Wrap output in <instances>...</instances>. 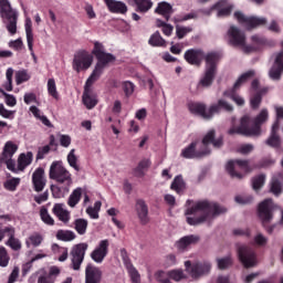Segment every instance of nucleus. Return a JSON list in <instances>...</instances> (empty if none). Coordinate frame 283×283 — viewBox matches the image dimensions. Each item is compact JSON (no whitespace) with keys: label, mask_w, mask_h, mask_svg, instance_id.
<instances>
[{"label":"nucleus","mask_w":283,"mask_h":283,"mask_svg":"<svg viewBox=\"0 0 283 283\" xmlns=\"http://www.w3.org/2000/svg\"><path fill=\"white\" fill-rule=\"evenodd\" d=\"M222 213H227V208L209 201H197L185 210L186 222L190 227H199L206 222L209 224Z\"/></svg>","instance_id":"1"},{"label":"nucleus","mask_w":283,"mask_h":283,"mask_svg":"<svg viewBox=\"0 0 283 283\" xmlns=\"http://www.w3.org/2000/svg\"><path fill=\"white\" fill-rule=\"evenodd\" d=\"M209 145H213L216 149H220V147L224 145L222 136L216 137V129L213 128L206 133L201 142H192L190 145L181 149L180 156L188 160L193 158H205V156H209V154H211Z\"/></svg>","instance_id":"2"},{"label":"nucleus","mask_w":283,"mask_h":283,"mask_svg":"<svg viewBox=\"0 0 283 283\" xmlns=\"http://www.w3.org/2000/svg\"><path fill=\"white\" fill-rule=\"evenodd\" d=\"M268 122L269 108L263 107L253 119H251V116L249 115L241 117L240 126L230 128L228 134H241V136H260V134H262V125Z\"/></svg>","instance_id":"3"},{"label":"nucleus","mask_w":283,"mask_h":283,"mask_svg":"<svg viewBox=\"0 0 283 283\" xmlns=\"http://www.w3.org/2000/svg\"><path fill=\"white\" fill-rule=\"evenodd\" d=\"M218 61H220V55L216 52H210L206 55V70L203 76L197 84V90L211 87V85H213L216 74H218Z\"/></svg>","instance_id":"4"},{"label":"nucleus","mask_w":283,"mask_h":283,"mask_svg":"<svg viewBox=\"0 0 283 283\" xmlns=\"http://www.w3.org/2000/svg\"><path fill=\"white\" fill-rule=\"evenodd\" d=\"M184 266L186 269V273L192 280H200L201 277H206L211 273V261H185Z\"/></svg>","instance_id":"5"},{"label":"nucleus","mask_w":283,"mask_h":283,"mask_svg":"<svg viewBox=\"0 0 283 283\" xmlns=\"http://www.w3.org/2000/svg\"><path fill=\"white\" fill-rule=\"evenodd\" d=\"M49 178L55 180L59 185L72 187V174L63 167V161H53L50 166Z\"/></svg>","instance_id":"6"},{"label":"nucleus","mask_w":283,"mask_h":283,"mask_svg":"<svg viewBox=\"0 0 283 283\" xmlns=\"http://www.w3.org/2000/svg\"><path fill=\"white\" fill-rule=\"evenodd\" d=\"M0 14L7 25L8 32L14 35L19 14L12 9L10 1L0 0Z\"/></svg>","instance_id":"7"},{"label":"nucleus","mask_w":283,"mask_h":283,"mask_svg":"<svg viewBox=\"0 0 283 283\" xmlns=\"http://www.w3.org/2000/svg\"><path fill=\"white\" fill-rule=\"evenodd\" d=\"M96 59L97 62L95 64V67L88 76V84L96 83V81L103 75V72H105L107 65L116 61V57L111 53H104L102 55H98Z\"/></svg>","instance_id":"8"},{"label":"nucleus","mask_w":283,"mask_h":283,"mask_svg":"<svg viewBox=\"0 0 283 283\" xmlns=\"http://www.w3.org/2000/svg\"><path fill=\"white\" fill-rule=\"evenodd\" d=\"M280 209L277 203L273 202V199L268 198L261 201L258 206V216L263 224H269L273 220V211Z\"/></svg>","instance_id":"9"},{"label":"nucleus","mask_w":283,"mask_h":283,"mask_svg":"<svg viewBox=\"0 0 283 283\" xmlns=\"http://www.w3.org/2000/svg\"><path fill=\"white\" fill-rule=\"evenodd\" d=\"M94 55L85 50L74 54L72 67L75 72H85L92 67Z\"/></svg>","instance_id":"10"},{"label":"nucleus","mask_w":283,"mask_h":283,"mask_svg":"<svg viewBox=\"0 0 283 283\" xmlns=\"http://www.w3.org/2000/svg\"><path fill=\"white\" fill-rule=\"evenodd\" d=\"M237 253L240 262L245 269H251L258 264L255 259V252L248 245L239 244L237 248Z\"/></svg>","instance_id":"11"},{"label":"nucleus","mask_w":283,"mask_h":283,"mask_svg":"<svg viewBox=\"0 0 283 283\" xmlns=\"http://www.w3.org/2000/svg\"><path fill=\"white\" fill-rule=\"evenodd\" d=\"M234 19L247 30H253V28L266 25V18L247 17L242 11H235Z\"/></svg>","instance_id":"12"},{"label":"nucleus","mask_w":283,"mask_h":283,"mask_svg":"<svg viewBox=\"0 0 283 283\" xmlns=\"http://www.w3.org/2000/svg\"><path fill=\"white\" fill-rule=\"evenodd\" d=\"M227 171L230 174L232 178L242 179V174H249L251 171V167L249 166V160L235 159L230 160L226 166Z\"/></svg>","instance_id":"13"},{"label":"nucleus","mask_w":283,"mask_h":283,"mask_svg":"<svg viewBox=\"0 0 283 283\" xmlns=\"http://www.w3.org/2000/svg\"><path fill=\"white\" fill-rule=\"evenodd\" d=\"M228 41L230 45L234 48H240L244 52L247 45V34L235 25H231L228 30Z\"/></svg>","instance_id":"14"},{"label":"nucleus","mask_w":283,"mask_h":283,"mask_svg":"<svg viewBox=\"0 0 283 283\" xmlns=\"http://www.w3.org/2000/svg\"><path fill=\"white\" fill-rule=\"evenodd\" d=\"M273 64L269 71L271 81H281L283 74V51H277L272 55Z\"/></svg>","instance_id":"15"},{"label":"nucleus","mask_w":283,"mask_h":283,"mask_svg":"<svg viewBox=\"0 0 283 283\" xmlns=\"http://www.w3.org/2000/svg\"><path fill=\"white\" fill-rule=\"evenodd\" d=\"M251 44L243 46V54H253V52H260L262 48L269 45V40L260 34H253L250 36Z\"/></svg>","instance_id":"16"},{"label":"nucleus","mask_w":283,"mask_h":283,"mask_svg":"<svg viewBox=\"0 0 283 283\" xmlns=\"http://www.w3.org/2000/svg\"><path fill=\"white\" fill-rule=\"evenodd\" d=\"M87 243H80L73 247L71 251V260L74 271H78V269H81V264H83V260L85 259V251H87Z\"/></svg>","instance_id":"17"},{"label":"nucleus","mask_w":283,"mask_h":283,"mask_svg":"<svg viewBox=\"0 0 283 283\" xmlns=\"http://www.w3.org/2000/svg\"><path fill=\"white\" fill-rule=\"evenodd\" d=\"M109 253V240H101L94 251L91 253V258L97 264H101Z\"/></svg>","instance_id":"18"},{"label":"nucleus","mask_w":283,"mask_h":283,"mask_svg":"<svg viewBox=\"0 0 283 283\" xmlns=\"http://www.w3.org/2000/svg\"><path fill=\"white\" fill-rule=\"evenodd\" d=\"M94 83L88 84V80H86L85 86H84V93H83V103L86 107V109H94L96 105H98V97L96 96V93L92 91V85Z\"/></svg>","instance_id":"19"},{"label":"nucleus","mask_w":283,"mask_h":283,"mask_svg":"<svg viewBox=\"0 0 283 283\" xmlns=\"http://www.w3.org/2000/svg\"><path fill=\"white\" fill-rule=\"evenodd\" d=\"M188 109L190 114H195L196 116H201L206 120H211V107L207 108V105L200 102H189Z\"/></svg>","instance_id":"20"},{"label":"nucleus","mask_w":283,"mask_h":283,"mask_svg":"<svg viewBox=\"0 0 283 283\" xmlns=\"http://www.w3.org/2000/svg\"><path fill=\"white\" fill-rule=\"evenodd\" d=\"M200 242V235L198 234H189L180 238L175 242V248L177 251H180L181 253H185V251L189 250V247L193 244H198Z\"/></svg>","instance_id":"21"},{"label":"nucleus","mask_w":283,"mask_h":283,"mask_svg":"<svg viewBox=\"0 0 283 283\" xmlns=\"http://www.w3.org/2000/svg\"><path fill=\"white\" fill-rule=\"evenodd\" d=\"M48 180L45 179V170L43 168H38L32 174V185L34 191H43L45 189Z\"/></svg>","instance_id":"22"},{"label":"nucleus","mask_w":283,"mask_h":283,"mask_svg":"<svg viewBox=\"0 0 283 283\" xmlns=\"http://www.w3.org/2000/svg\"><path fill=\"white\" fill-rule=\"evenodd\" d=\"M212 10H216L217 17H229V14H231V10H233V6L227 0H221L212 6L207 14H211Z\"/></svg>","instance_id":"23"},{"label":"nucleus","mask_w":283,"mask_h":283,"mask_svg":"<svg viewBox=\"0 0 283 283\" xmlns=\"http://www.w3.org/2000/svg\"><path fill=\"white\" fill-rule=\"evenodd\" d=\"M202 59H205V52L200 49H190L185 52V60L190 65H200Z\"/></svg>","instance_id":"24"},{"label":"nucleus","mask_w":283,"mask_h":283,"mask_svg":"<svg viewBox=\"0 0 283 283\" xmlns=\"http://www.w3.org/2000/svg\"><path fill=\"white\" fill-rule=\"evenodd\" d=\"M24 30L29 51L31 52V56L34 59V61H36V55L34 54V33H32V19H25Z\"/></svg>","instance_id":"25"},{"label":"nucleus","mask_w":283,"mask_h":283,"mask_svg":"<svg viewBox=\"0 0 283 283\" xmlns=\"http://www.w3.org/2000/svg\"><path fill=\"white\" fill-rule=\"evenodd\" d=\"M52 212L54 216H56L60 222H63L64 224H67V222L71 220V214L67 208H65V203H55L53 206Z\"/></svg>","instance_id":"26"},{"label":"nucleus","mask_w":283,"mask_h":283,"mask_svg":"<svg viewBox=\"0 0 283 283\" xmlns=\"http://www.w3.org/2000/svg\"><path fill=\"white\" fill-rule=\"evenodd\" d=\"M101 275H103V273L98 268L87 265L85 270V283H98L101 282Z\"/></svg>","instance_id":"27"},{"label":"nucleus","mask_w":283,"mask_h":283,"mask_svg":"<svg viewBox=\"0 0 283 283\" xmlns=\"http://www.w3.org/2000/svg\"><path fill=\"white\" fill-rule=\"evenodd\" d=\"M136 211L140 222L143 224H147L149 222V210L147 209V203H145V200L143 199L137 200Z\"/></svg>","instance_id":"28"},{"label":"nucleus","mask_w":283,"mask_h":283,"mask_svg":"<svg viewBox=\"0 0 283 283\" xmlns=\"http://www.w3.org/2000/svg\"><path fill=\"white\" fill-rule=\"evenodd\" d=\"M221 109H224V112H233V105H231L224 98H220L217 104H212L210 106L211 118H213L216 114H220Z\"/></svg>","instance_id":"29"},{"label":"nucleus","mask_w":283,"mask_h":283,"mask_svg":"<svg viewBox=\"0 0 283 283\" xmlns=\"http://www.w3.org/2000/svg\"><path fill=\"white\" fill-rule=\"evenodd\" d=\"M277 132H280V123L275 122L272 125L270 137L266 139V145L270 147H280L282 145V139L277 135Z\"/></svg>","instance_id":"30"},{"label":"nucleus","mask_w":283,"mask_h":283,"mask_svg":"<svg viewBox=\"0 0 283 283\" xmlns=\"http://www.w3.org/2000/svg\"><path fill=\"white\" fill-rule=\"evenodd\" d=\"M6 231L8 232V241L6 242L7 247H10L13 251L21 250V241L14 238V227H6Z\"/></svg>","instance_id":"31"},{"label":"nucleus","mask_w":283,"mask_h":283,"mask_svg":"<svg viewBox=\"0 0 283 283\" xmlns=\"http://www.w3.org/2000/svg\"><path fill=\"white\" fill-rule=\"evenodd\" d=\"M105 3L109 10L115 14H125L127 12V4L116 0H105Z\"/></svg>","instance_id":"32"},{"label":"nucleus","mask_w":283,"mask_h":283,"mask_svg":"<svg viewBox=\"0 0 283 283\" xmlns=\"http://www.w3.org/2000/svg\"><path fill=\"white\" fill-rule=\"evenodd\" d=\"M156 14H160L166 18V21H169V17L174 13V8L168 2H159L155 9Z\"/></svg>","instance_id":"33"},{"label":"nucleus","mask_w":283,"mask_h":283,"mask_svg":"<svg viewBox=\"0 0 283 283\" xmlns=\"http://www.w3.org/2000/svg\"><path fill=\"white\" fill-rule=\"evenodd\" d=\"M151 167V160L149 159H142L137 167L134 169V176L136 178H145V175L147 174V170Z\"/></svg>","instance_id":"34"},{"label":"nucleus","mask_w":283,"mask_h":283,"mask_svg":"<svg viewBox=\"0 0 283 283\" xmlns=\"http://www.w3.org/2000/svg\"><path fill=\"white\" fill-rule=\"evenodd\" d=\"M34 156L32 155L31 151L29 153H23L20 154L19 158H18V169L19 171H24L25 167H29V165H32V160H33Z\"/></svg>","instance_id":"35"},{"label":"nucleus","mask_w":283,"mask_h":283,"mask_svg":"<svg viewBox=\"0 0 283 283\" xmlns=\"http://www.w3.org/2000/svg\"><path fill=\"white\" fill-rule=\"evenodd\" d=\"M18 150H19V146L14 144V142L9 140L3 146L2 158H12Z\"/></svg>","instance_id":"36"},{"label":"nucleus","mask_w":283,"mask_h":283,"mask_svg":"<svg viewBox=\"0 0 283 283\" xmlns=\"http://www.w3.org/2000/svg\"><path fill=\"white\" fill-rule=\"evenodd\" d=\"M29 109L31 114L34 116V118H36V120H41V123L45 125V127H52V123L50 122V119H48L45 115H43V113L41 112V109H39V107L30 106Z\"/></svg>","instance_id":"37"},{"label":"nucleus","mask_w":283,"mask_h":283,"mask_svg":"<svg viewBox=\"0 0 283 283\" xmlns=\"http://www.w3.org/2000/svg\"><path fill=\"white\" fill-rule=\"evenodd\" d=\"M270 187L274 196H280V193H282V174L279 172L276 176L272 177Z\"/></svg>","instance_id":"38"},{"label":"nucleus","mask_w":283,"mask_h":283,"mask_svg":"<svg viewBox=\"0 0 283 283\" xmlns=\"http://www.w3.org/2000/svg\"><path fill=\"white\" fill-rule=\"evenodd\" d=\"M81 196H83V188H76L72 191L67 199V205L71 209H74V207L81 202Z\"/></svg>","instance_id":"39"},{"label":"nucleus","mask_w":283,"mask_h":283,"mask_svg":"<svg viewBox=\"0 0 283 283\" xmlns=\"http://www.w3.org/2000/svg\"><path fill=\"white\" fill-rule=\"evenodd\" d=\"M253 76H255V71L250 70L247 71L245 73H243L242 75H240V77L235 81L234 85H233V90H240V87H242V85H244V83H247V81H250V78H253Z\"/></svg>","instance_id":"40"},{"label":"nucleus","mask_w":283,"mask_h":283,"mask_svg":"<svg viewBox=\"0 0 283 283\" xmlns=\"http://www.w3.org/2000/svg\"><path fill=\"white\" fill-rule=\"evenodd\" d=\"M217 266L220 271H224L233 265V258L231 255L217 258L216 259Z\"/></svg>","instance_id":"41"},{"label":"nucleus","mask_w":283,"mask_h":283,"mask_svg":"<svg viewBox=\"0 0 283 283\" xmlns=\"http://www.w3.org/2000/svg\"><path fill=\"white\" fill-rule=\"evenodd\" d=\"M43 242V235L41 233L34 232L32 233L25 241L27 247H41Z\"/></svg>","instance_id":"42"},{"label":"nucleus","mask_w":283,"mask_h":283,"mask_svg":"<svg viewBox=\"0 0 283 283\" xmlns=\"http://www.w3.org/2000/svg\"><path fill=\"white\" fill-rule=\"evenodd\" d=\"M148 43L153 48H163L165 45V39L160 35V32L156 31L150 35Z\"/></svg>","instance_id":"43"},{"label":"nucleus","mask_w":283,"mask_h":283,"mask_svg":"<svg viewBox=\"0 0 283 283\" xmlns=\"http://www.w3.org/2000/svg\"><path fill=\"white\" fill-rule=\"evenodd\" d=\"M125 264L132 282L140 283V273H138V270H136V268H134V265L127 261H125Z\"/></svg>","instance_id":"44"},{"label":"nucleus","mask_w":283,"mask_h":283,"mask_svg":"<svg viewBox=\"0 0 283 283\" xmlns=\"http://www.w3.org/2000/svg\"><path fill=\"white\" fill-rule=\"evenodd\" d=\"M137 6V12H149L154 7V2L151 0H135Z\"/></svg>","instance_id":"45"},{"label":"nucleus","mask_w":283,"mask_h":283,"mask_svg":"<svg viewBox=\"0 0 283 283\" xmlns=\"http://www.w3.org/2000/svg\"><path fill=\"white\" fill-rule=\"evenodd\" d=\"M185 180L182 179V177L180 176H177L171 186H170V189H172V191H176V193H182V191H185Z\"/></svg>","instance_id":"46"},{"label":"nucleus","mask_w":283,"mask_h":283,"mask_svg":"<svg viewBox=\"0 0 283 283\" xmlns=\"http://www.w3.org/2000/svg\"><path fill=\"white\" fill-rule=\"evenodd\" d=\"M57 240H62L63 242H72L76 238V234L70 230H59L56 233Z\"/></svg>","instance_id":"47"},{"label":"nucleus","mask_w":283,"mask_h":283,"mask_svg":"<svg viewBox=\"0 0 283 283\" xmlns=\"http://www.w3.org/2000/svg\"><path fill=\"white\" fill-rule=\"evenodd\" d=\"M168 275L174 282H182V280H187V275L182 269L168 271Z\"/></svg>","instance_id":"48"},{"label":"nucleus","mask_w":283,"mask_h":283,"mask_svg":"<svg viewBox=\"0 0 283 283\" xmlns=\"http://www.w3.org/2000/svg\"><path fill=\"white\" fill-rule=\"evenodd\" d=\"M19 185H21V178L13 177L11 179H7L3 187L7 189V191H17V187H19Z\"/></svg>","instance_id":"49"},{"label":"nucleus","mask_w":283,"mask_h":283,"mask_svg":"<svg viewBox=\"0 0 283 283\" xmlns=\"http://www.w3.org/2000/svg\"><path fill=\"white\" fill-rule=\"evenodd\" d=\"M46 88L49 96H52V98L59 101V91L56 90V81H54V78H49Z\"/></svg>","instance_id":"50"},{"label":"nucleus","mask_w":283,"mask_h":283,"mask_svg":"<svg viewBox=\"0 0 283 283\" xmlns=\"http://www.w3.org/2000/svg\"><path fill=\"white\" fill-rule=\"evenodd\" d=\"M40 217L42 222H44V224H48L49 227H54V218L50 216V212L46 210L45 207H42L40 209Z\"/></svg>","instance_id":"51"},{"label":"nucleus","mask_w":283,"mask_h":283,"mask_svg":"<svg viewBox=\"0 0 283 283\" xmlns=\"http://www.w3.org/2000/svg\"><path fill=\"white\" fill-rule=\"evenodd\" d=\"M264 182H266V175H259L252 179V189L254 191H260L262 187H264Z\"/></svg>","instance_id":"52"},{"label":"nucleus","mask_w":283,"mask_h":283,"mask_svg":"<svg viewBox=\"0 0 283 283\" xmlns=\"http://www.w3.org/2000/svg\"><path fill=\"white\" fill-rule=\"evenodd\" d=\"M102 205L103 203L101 201H96L94 203V207H88L86 209L87 216H90V218H92L93 220H98V211H101Z\"/></svg>","instance_id":"53"},{"label":"nucleus","mask_w":283,"mask_h":283,"mask_svg":"<svg viewBox=\"0 0 283 283\" xmlns=\"http://www.w3.org/2000/svg\"><path fill=\"white\" fill-rule=\"evenodd\" d=\"M51 191L55 198H65V195L70 191V186L64 185L62 189L59 186H52Z\"/></svg>","instance_id":"54"},{"label":"nucleus","mask_w":283,"mask_h":283,"mask_svg":"<svg viewBox=\"0 0 283 283\" xmlns=\"http://www.w3.org/2000/svg\"><path fill=\"white\" fill-rule=\"evenodd\" d=\"M67 163L70 165V167H72L73 169H75V171H78V157H76V149H71L69 155H67Z\"/></svg>","instance_id":"55"},{"label":"nucleus","mask_w":283,"mask_h":283,"mask_svg":"<svg viewBox=\"0 0 283 283\" xmlns=\"http://www.w3.org/2000/svg\"><path fill=\"white\" fill-rule=\"evenodd\" d=\"M253 244H255V247H266V244H269V238H266V235L263 233L258 232L253 237Z\"/></svg>","instance_id":"56"},{"label":"nucleus","mask_w":283,"mask_h":283,"mask_svg":"<svg viewBox=\"0 0 283 283\" xmlns=\"http://www.w3.org/2000/svg\"><path fill=\"white\" fill-rule=\"evenodd\" d=\"M155 280H157L159 283H171V280L169 277V271H163L158 270L155 272Z\"/></svg>","instance_id":"57"},{"label":"nucleus","mask_w":283,"mask_h":283,"mask_svg":"<svg viewBox=\"0 0 283 283\" xmlns=\"http://www.w3.org/2000/svg\"><path fill=\"white\" fill-rule=\"evenodd\" d=\"M12 76H14V69L9 67L6 72L7 82L4 83L7 92H12Z\"/></svg>","instance_id":"58"},{"label":"nucleus","mask_w":283,"mask_h":283,"mask_svg":"<svg viewBox=\"0 0 283 283\" xmlns=\"http://www.w3.org/2000/svg\"><path fill=\"white\" fill-rule=\"evenodd\" d=\"M260 105H262V95L260 93H255L250 97V107L251 109H259Z\"/></svg>","instance_id":"59"},{"label":"nucleus","mask_w":283,"mask_h":283,"mask_svg":"<svg viewBox=\"0 0 283 283\" xmlns=\"http://www.w3.org/2000/svg\"><path fill=\"white\" fill-rule=\"evenodd\" d=\"M75 230L80 235L85 234V231H87V220L85 219H77L75 220Z\"/></svg>","instance_id":"60"},{"label":"nucleus","mask_w":283,"mask_h":283,"mask_svg":"<svg viewBox=\"0 0 283 283\" xmlns=\"http://www.w3.org/2000/svg\"><path fill=\"white\" fill-rule=\"evenodd\" d=\"M25 81H30V74H28V71H18L15 73L17 85H21V83H25Z\"/></svg>","instance_id":"61"},{"label":"nucleus","mask_w":283,"mask_h":283,"mask_svg":"<svg viewBox=\"0 0 283 283\" xmlns=\"http://www.w3.org/2000/svg\"><path fill=\"white\" fill-rule=\"evenodd\" d=\"M122 87H123L125 96H132V94H134V90L136 88L134 83H132L130 81L123 82Z\"/></svg>","instance_id":"62"},{"label":"nucleus","mask_w":283,"mask_h":283,"mask_svg":"<svg viewBox=\"0 0 283 283\" xmlns=\"http://www.w3.org/2000/svg\"><path fill=\"white\" fill-rule=\"evenodd\" d=\"M10 263V256L8 255V251L6 248H0V266L6 268Z\"/></svg>","instance_id":"63"},{"label":"nucleus","mask_w":283,"mask_h":283,"mask_svg":"<svg viewBox=\"0 0 283 283\" xmlns=\"http://www.w3.org/2000/svg\"><path fill=\"white\" fill-rule=\"evenodd\" d=\"M107 52H105V46L103 45V43L101 42H94V48L92 50V54H94V56L98 57L103 54H106Z\"/></svg>","instance_id":"64"}]
</instances>
